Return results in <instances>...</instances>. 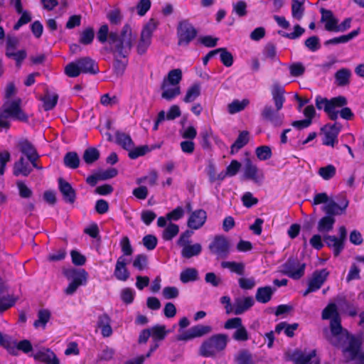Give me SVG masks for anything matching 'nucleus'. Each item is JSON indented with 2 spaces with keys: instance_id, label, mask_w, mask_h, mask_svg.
<instances>
[{
  "instance_id": "52",
  "label": "nucleus",
  "mask_w": 364,
  "mask_h": 364,
  "mask_svg": "<svg viewBox=\"0 0 364 364\" xmlns=\"http://www.w3.org/2000/svg\"><path fill=\"white\" fill-rule=\"evenodd\" d=\"M50 318V313L47 309H41L38 311V319L34 322V326L36 327H38L40 326L43 328L46 326V323L48 322Z\"/></svg>"
},
{
  "instance_id": "46",
  "label": "nucleus",
  "mask_w": 364,
  "mask_h": 364,
  "mask_svg": "<svg viewBox=\"0 0 364 364\" xmlns=\"http://www.w3.org/2000/svg\"><path fill=\"white\" fill-rule=\"evenodd\" d=\"M223 268L229 269L232 272H235L239 275L245 274V264L242 262H223L221 263Z\"/></svg>"
},
{
  "instance_id": "23",
  "label": "nucleus",
  "mask_w": 364,
  "mask_h": 364,
  "mask_svg": "<svg viewBox=\"0 0 364 364\" xmlns=\"http://www.w3.org/2000/svg\"><path fill=\"white\" fill-rule=\"evenodd\" d=\"M259 170L256 165L253 164L250 159L245 161L244 175L247 179H250L257 183L263 178V175L258 174Z\"/></svg>"
},
{
  "instance_id": "21",
  "label": "nucleus",
  "mask_w": 364,
  "mask_h": 364,
  "mask_svg": "<svg viewBox=\"0 0 364 364\" xmlns=\"http://www.w3.org/2000/svg\"><path fill=\"white\" fill-rule=\"evenodd\" d=\"M58 187L63 195V199L66 203L72 204L75 201L76 193L70 183L65 181L63 178H60L58 179Z\"/></svg>"
},
{
  "instance_id": "19",
  "label": "nucleus",
  "mask_w": 364,
  "mask_h": 364,
  "mask_svg": "<svg viewBox=\"0 0 364 364\" xmlns=\"http://www.w3.org/2000/svg\"><path fill=\"white\" fill-rule=\"evenodd\" d=\"M206 218V212L203 209H198L191 213L188 220L187 225L188 228L193 230H198L204 225Z\"/></svg>"
},
{
  "instance_id": "31",
  "label": "nucleus",
  "mask_w": 364,
  "mask_h": 364,
  "mask_svg": "<svg viewBox=\"0 0 364 364\" xmlns=\"http://www.w3.org/2000/svg\"><path fill=\"white\" fill-rule=\"evenodd\" d=\"M18 147L20 151L25 155L27 159L31 158L34 159V157L39 158V155L36 148L27 139H22L19 141L18 143Z\"/></svg>"
},
{
  "instance_id": "39",
  "label": "nucleus",
  "mask_w": 364,
  "mask_h": 364,
  "mask_svg": "<svg viewBox=\"0 0 364 364\" xmlns=\"http://www.w3.org/2000/svg\"><path fill=\"white\" fill-rule=\"evenodd\" d=\"M64 165L72 169H75L79 167L80 158L78 154L75 151H69L65 154L63 158Z\"/></svg>"
},
{
  "instance_id": "43",
  "label": "nucleus",
  "mask_w": 364,
  "mask_h": 364,
  "mask_svg": "<svg viewBox=\"0 0 364 364\" xmlns=\"http://www.w3.org/2000/svg\"><path fill=\"white\" fill-rule=\"evenodd\" d=\"M200 95V85L198 83H194L187 90L183 101L186 103L195 101Z\"/></svg>"
},
{
  "instance_id": "10",
  "label": "nucleus",
  "mask_w": 364,
  "mask_h": 364,
  "mask_svg": "<svg viewBox=\"0 0 364 364\" xmlns=\"http://www.w3.org/2000/svg\"><path fill=\"white\" fill-rule=\"evenodd\" d=\"M198 31L187 20L179 22L177 28L179 46H188L197 36Z\"/></svg>"
},
{
  "instance_id": "41",
  "label": "nucleus",
  "mask_w": 364,
  "mask_h": 364,
  "mask_svg": "<svg viewBox=\"0 0 364 364\" xmlns=\"http://www.w3.org/2000/svg\"><path fill=\"white\" fill-rule=\"evenodd\" d=\"M149 330L151 336L154 342L163 341L168 333V331L166 330L165 326L161 325H156L149 328Z\"/></svg>"
},
{
  "instance_id": "27",
  "label": "nucleus",
  "mask_w": 364,
  "mask_h": 364,
  "mask_svg": "<svg viewBox=\"0 0 364 364\" xmlns=\"http://www.w3.org/2000/svg\"><path fill=\"white\" fill-rule=\"evenodd\" d=\"M316 350H313L308 355H306L301 350L296 349L290 355V360L294 364H310L311 360L316 357Z\"/></svg>"
},
{
  "instance_id": "17",
  "label": "nucleus",
  "mask_w": 364,
  "mask_h": 364,
  "mask_svg": "<svg viewBox=\"0 0 364 364\" xmlns=\"http://www.w3.org/2000/svg\"><path fill=\"white\" fill-rule=\"evenodd\" d=\"M328 274L329 272L326 269L314 271L308 282L309 290L315 291L318 290L326 282Z\"/></svg>"
},
{
  "instance_id": "22",
  "label": "nucleus",
  "mask_w": 364,
  "mask_h": 364,
  "mask_svg": "<svg viewBox=\"0 0 364 364\" xmlns=\"http://www.w3.org/2000/svg\"><path fill=\"white\" fill-rule=\"evenodd\" d=\"M63 274L65 277L71 282H81L82 284H85L87 282V273L83 269H67L63 271Z\"/></svg>"
},
{
  "instance_id": "57",
  "label": "nucleus",
  "mask_w": 364,
  "mask_h": 364,
  "mask_svg": "<svg viewBox=\"0 0 364 364\" xmlns=\"http://www.w3.org/2000/svg\"><path fill=\"white\" fill-rule=\"evenodd\" d=\"M336 171L335 166L330 164L326 166L321 167L318 173L324 180H329L336 175Z\"/></svg>"
},
{
  "instance_id": "51",
  "label": "nucleus",
  "mask_w": 364,
  "mask_h": 364,
  "mask_svg": "<svg viewBox=\"0 0 364 364\" xmlns=\"http://www.w3.org/2000/svg\"><path fill=\"white\" fill-rule=\"evenodd\" d=\"M58 100L57 94L50 95L48 92L44 96L42 100L44 102L43 107L46 111L50 110L55 107Z\"/></svg>"
},
{
  "instance_id": "47",
  "label": "nucleus",
  "mask_w": 364,
  "mask_h": 364,
  "mask_svg": "<svg viewBox=\"0 0 364 364\" xmlns=\"http://www.w3.org/2000/svg\"><path fill=\"white\" fill-rule=\"evenodd\" d=\"M220 53V58L223 64L226 67H230L233 64V56L225 48L216 49V54Z\"/></svg>"
},
{
  "instance_id": "45",
  "label": "nucleus",
  "mask_w": 364,
  "mask_h": 364,
  "mask_svg": "<svg viewBox=\"0 0 364 364\" xmlns=\"http://www.w3.org/2000/svg\"><path fill=\"white\" fill-rule=\"evenodd\" d=\"M100 154L97 149L89 147L83 153L82 159L87 164H92L100 158Z\"/></svg>"
},
{
  "instance_id": "9",
  "label": "nucleus",
  "mask_w": 364,
  "mask_h": 364,
  "mask_svg": "<svg viewBox=\"0 0 364 364\" xmlns=\"http://www.w3.org/2000/svg\"><path fill=\"white\" fill-rule=\"evenodd\" d=\"M157 26V23L154 18H151L144 26L140 36V40L137 44L136 50L139 55L144 54L151 43V36L153 32Z\"/></svg>"
},
{
  "instance_id": "24",
  "label": "nucleus",
  "mask_w": 364,
  "mask_h": 364,
  "mask_svg": "<svg viewBox=\"0 0 364 364\" xmlns=\"http://www.w3.org/2000/svg\"><path fill=\"white\" fill-rule=\"evenodd\" d=\"M36 360H39L46 364H60L59 360L55 354L50 349H43L33 355Z\"/></svg>"
},
{
  "instance_id": "40",
  "label": "nucleus",
  "mask_w": 364,
  "mask_h": 364,
  "mask_svg": "<svg viewBox=\"0 0 364 364\" xmlns=\"http://www.w3.org/2000/svg\"><path fill=\"white\" fill-rule=\"evenodd\" d=\"M198 279V272L195 268H186L180 274V280L182 283L186 284L195 282Z\"/></svg>"
},
{
  "instance_id": "13",
  "label": "nucleus",
  "mask_w": 364,
  "mask_h": 364,
  "mask_svg": "<svg viewBox=\"0 0 364 364\" xmlns=\"http://www.w3.org/2000/svg\"><path fill=\"white\" fill-rule=\"evenodd\" d=\"M212 330L213 329L210 326L198 324L192 326L186 331H183L181 334H178L176 339L177 341H188L196 338H200L205 336L210 333Z\"/></svg>"
},
{
  "instance_id": "8",
  "label": "nucleus",
  "mask_w": 364,
  "mask_h": 364,
  "mask_svg": "<svg viewBox=\"0 0 364 364\" xmlns=\"http://www.w3.org/2000/svg\"><path fill=\"white\" fill-rule=\"evenodd\" d=\"M20 100H18L4 105V112L0 114V127L9 128L10 123L6 120L8 117H12L21 122H26L28 120V116L20 107Z\"/></svg>"
},
{
  "instance_id": "11",
  "label": "nucleus",
  "mask_w": 364,
  "mask_h": 364,
  "mask_svg": "<svg viewBox=\"0 0 364 364\" xmlns=\"http://www.w3.org/2000/svg\"><path fill=\"white\" fill-rule=\"evenodd\" d=\"M339 237L335 235H326L323 236V240L326 245L333 248V254L336 257L338 256L344 249V242L346 240L347 230L344 226H341L338 229Z\"/></svg>"
},
{
  "instance_id": "18",
  "label": "nucleus",
  "mask_w": 364,
  "mask_h": 364,
  "mask_svg": "<svg viewBox=\"0 0 364 364\" xmlns=\"http://www.w3.org/2000/svg\"><path fill=\"white\" fill-rule=\"evenodd\" d=\"M255 304V300L252 296L238 297L235 299L232 313L235 315H241L250 309Z\"/></svg>"
},
{
  "instance_id": "59",
  "label": "nucleus",
  "mask_w": 364,
  "mask_h": 364,
  "mask_svg": "<svg viewBox=\"0 0 364 364\" xmlns=\"http://www.w3.org/2000/svg\"><path fill=\"white\" fill-rule=\"evenodd\" d=\"M213 132L210 129H205L200 133L201 137L200 144L204 149H210L211 144L210 139L212 136Z\"/></svg>"
},
{
  "instance_id": "55",
  "label": "nucleus",
  "mask_w": 364,
  "mask_h": 364,
  "mask_svg": "<svg viewBox=\"0 0 364 364\" xmlns=\"http://www.w3.org/2000/svg\"><path fill=\"white\" fill-rule=\"evenodd\" d=\"M147 265L148 257L144 254L137 255L133 261V267L139 271L145 269L147 267Z\"/></svg>"
},
{
  "instance_id": "36",
  "label": "nucleus",
  "mask_w": 364,
  "mask_h": 364,
  "mask_svg": "<svg viewBox=\"0 0 364 364\" xmlns=\"http://www.w3.org/2000/svg\"><path fill=\"white\" fill-rule=\"evenodd\" d=\"M116 143L124 149L129 151L133 148L134 142L129 134L117 131L115 134Z\"/></svg>"
},
{
  "instance_id": "56",
  "label": "nucleus",
  "mask_w": 364,
  "mask_h": 364,
  "mask_svg": "<svg viewBox=\"0 0 364 364\" xmlns=\"http://www.w3.org/2000/svg\"><path fill=\"white\" fill-rule=\"evenodd\" d=\"M179 231V228L177 225L170 223L164 230L163 238L165 240H172Z\"/></svg>"
},
{
  "instance_id": "60",
  "label": "nucleus",
  "mask_w": 364,
  "mask_h": 364,
  "mask_svg": "<svg viewBox=\"0 0 364 364\" xmlns=\"http://www.w3.org/2000/svg\"><path fill=\"white\" fill-rule=\"evenodd\" d=\"M331 202H336L333 199H330L326 193H318L315 194L312 205H317L319 204H324V205H328Z\"/></svg>"
},
{
  "instance_id": "28",
  "label": "nucleus",
  "mask_w": 364,
  "mask_h": 364,
  "mask_svg": "<svg viewBox=\"0 0 364 364\" xmlns=\"http://www.w3.org/2000/svg\"><path fill=\"white\" fill-rule=\"evenodd\" d=\"M276 288L270 286L259 287L255 294V299L261 304H267L272 297Z\"/></svg>"
},
{
  "instance_id": "54",
  "label": "nucleus",
  "mask_w": 364,
  "mask_h": 364,
  "mask_svg": "<svg viewBox=\"0 0 364 364\" xmlns=\"http://www.w3.org/2000/svg\"><path fill=\"white\" fill-rule=\"evenodd\" d=\"M305 32V29L302 28L300 25L296 24L294 26V31L291 33H284L282 31H279V33L281 34L283 37L287 38L294 40L299 38Z\"/></svg>"
},
{
  "instance_id": "1",
  "label": "nucleus",
  "mask_w": 364,
  "mask_h": 364,
  "mask_svg": "<svg viewBox=\"0 0 364 364\" xmlns=\"http://www.w3.org/2000/svg\"><path fill=\"white\" fill-rule=\"evenodd\" d=\"M134 38L132 36V28L129 24H125L120 35L111 32L109 38L110 51L112 53L114 70L117 75H122L127 65L126 58L131 52Z\"/></svg>"
},
{
  "instance_id": "2",
  "label": "nucleus",
  "mask_w": 364,
  "mask_h": 364,
  "mask_svg": "<svg viewBox=\"0 0 364 364\" xmlns=\"http://www.w3.org/2000/svg\"><path fill=\"white\" fill-rule=\"evenodd\" d=\"M330 328L331 336L328 339L333 346L343 348L342 353L345 361L348 363L355 359L360 350L361 340L343 328L338 317L331 319Z\"/></svg>"
},
{
  "instance_id": "33",
  "label": "nucleus",
  "mask_w": 364,
  "mask_h": 364,
  "mask_svg": "<svg viewBox=\"0 0 364 364\" xmlns=\"http://www.w3.org/2000/svg\"><path fill=\"white\" fill-rule=\"evenodd\" d=\"M168 85L166 81L162 82L161 85V89L163 90L161 97L171 101L181 94V88L179 86H173L172 88H168Z\"/></svg>"
},
{
  "instance_id": "49",
  "label": "nucleus",
  "mask_w": 364,
  "mask_h": 364,
  "mask_svg": "<svg viewBox=\"0 0 364 364\" xmlns=\"http://www.w3.org/2000/svg\"><path fill=\"white\" fill-rule=\"evenodd\" d=\"M248 104L249 101L247 100H243L242 101L235 100L228 105V111L231 114H235L243 110Z\"/></svg>"
},
{
  "instance_id": "42",
  "label": "nucleus",
  "mask_w": 364,
  "mask_h": 364,
  "mask_svg": "<svg viewBox=\"0 0 364 364\" xmlns=\"http://www.w3.org/2000/svg\"><path fill=\"white\" fill-rule=\"evenodd\" d=\"M202 250V247L199 243L184 246L181 251L183 257L189 259L192 257L198 255Z\"/></svg>"
},
{
  "instance_id": "48",
  "label": "nucleus",
  "mask_w": 364,
  "mask_h": 364,
  "mask_svg": "<svg viewBox=\"0 0 364 364\" xmlns=\"http://www.w3.org/2000/svg\"><path fill=\"white\" fill-rule=\"evenodd\" d=\"M236 364H255L252 355L247 350H240L235 357Z\"/></svg>"
},
{
  "instance_id": "20",
  "label": "nucleus",
  "mask_w": 364,
  "mask_h": 364,
  "mask_svg": "<svg viewBox=\"0 0 364 364\" xmlns=\"http://www.w3.org/2000/svg\"><path fill=\"white\" fill-rule=\"evenodd\" d=\"M128 262L124 256H120L116 262L114 271V276L119 281L125 282L130 276V273L127 268Z\"/></svg>"
},
{
  "instance_id": "30",
  "label": "nucleus",
  "mask_w": 364,
  "mask_h": 364,
  "mask_svg": "<svg viewBox=\"0 0 364 364\" xmlns=\"http://www.w3.org/2000/svg\"><path fill=\"white\" fill-rule=\"evenodd\" d=\"M16 341L12 336L0 332V346L13 355H17Z\"/></svg>"
},
{
  "instance_id": "62",
  "label": "nucleus",
  "mask_w": 364,
  "mask_h": 364,
  "mask_svg": "<svg viewBox=\"0 0 364 364\" xmlns=\"http://www.w3.org/2000/svg\"><path fill=\"white\" fill-rule=\"evenodd\" d=\"M256 155L260 160L265 161L271 158L272 150L268 146H260L256 149Z\"/></svg>"
},
{
  "instance_id": "26",
  "label": "nucleus",
  "mask_w": 364,
  "mask_h": 364,
  "mask_svg": "<svg viewBox=\"0 0 364 364\" xmlns=\"http://www.w3.org/2000/svg\"><path fill=\"white\" fill-rule=\"evenodd\" d=\"M111 318L107 314L98 316L97 326L101 329L103 337L107 338L112 336L113 331L111 327Z\"/></svg>"
},
{
  "instance_id": "32",
  "label": "nucleus",
  "mask_w": 364,
  "mask_h": 364,
  "mask_svg": "<svg viewBox=\"0 0 364 364\" xmlns=\"http://www.w3.org/2000/svg\"><path fill=\"white\" fill-rule=\"evenodd\" d=\"M250 141V133L247 131L240 132L237 139L230 147V154H235L240 149L244 147Z\"/></svg>"
},
{
  "instance_id": "7",
  "label": "nucleus",
  "mask_w": 364,
  "mask_h": 364,
  "mask_svg": "<svg viewBox=\"0 0 364 364\" xmlns=\"http://www.w3.org/2000/svg\"><path fill=\"white\" fill-rule=\"evenodd\" d=\"M347 99L344 96H338L328 100L327 98L318 96L316 98V106L317 109H323L331 120H336L338 116V111L336 108L343 107L347 105Z\"/></svg>"
},
{
  "instance_id": "15",
  "label": "nucleus",
  "mask_w": 364,
  "mask_h": 364,
  "mask_svg": "<svg viewBox=\"0 0 364 364\" xmlns=\"http://www.w3.org/2000/svg\"><path fill=\"white\" fill-rule=\"evenodd\" d=\"M341 127V124L337 122L333 124H327L322 127L321 130L324 132L323 144L333 147L335 144L338 141L337 138Z\"/></svg>"
},
{
  "instance_id": "5",
  "label": "nucleus",
  "mask_w": 364,
  "mask_h": 364,
  "mask_svg": "<svg viewBox=\"0 0 364 364\" xmlns=\"http://www.w3.org/2000/svg\"><path fill=\"white\" fill-rule=\"evenodd\" d=\"M228 340V336L225 333L214 334L202 342L198 353L204 358H215L225 350Z\"/></svg>"
},
{
  "instance_id": "64",
  "label": "nucleus",
  "mask_w": 364,
  "mask_h": 364,
  "mask_svg": "<svg viewBox=\"0 0 364 364\" xmlns=\"http://www.w3.org/2000/svg\"><path fill=\"white\" fill-rule=\"evenodd\" d=\"M232 338L237 341H246L249 339L248 332L243 324L232 334Z\"/></svg>"
},
{
  "instance_id": "34",
  "label": "nucleus",
  "mask_w": 364,
  "mask_h": 364,
  "mask_svg": "<svg viewBox=\"0 0 364 364\" xmlns=\"http://www.w3.org/2000/svg\"><path fill=\"white\" fill-rule=\"evenodd\" d=\"M5 55L16 63V66L20 68L22 65L23 60L27 57V52L25 49L15 50L10 52H5Z\"/></svg>"
},
{
  "instance_id": "53",
  "label": "nucleus",
  "mask_w": 364,
  "mask_h": 364,
  "mask_svg": "<svg viewBox=\"0 0 364 364\" xmlns=\"http://www.w3.org/2000/svg\"><path fill=\"white\" fill-rule=\"evenodd\" d=\"M129 151V157L132 159H136L139 156L145 155L148 151H149V148L148 146H141L138 147H134L130 149Z\"/></svg>"
},
{
  "instance_id": "29",
  "label": "nucleus",
  "mask_w": 364,
  "mask_h": 364,
  "mask_svg": "<svg viewBox=\"0 0 364 364\" xmlns=\"http://www.w3.org/2000/svg\"><path fill=\"white\" fill-rule=\"evenodd\" d=\"M32 170L33 168L30 164L26 161L23 156H21L14 165V175L16 176L19 175L27 176Z\"/></svg>"
},
{
  "instance_id": "14",
  "label": "nucleus",
  "mask_w": 364,
  "mask_h": 364,
  "mask_svg": "<svg viewBox=\"0 0 364 364\" xmlns=\"http://www.w3.org/2000/svg\"><path fill=\"white\" fill-rule=\"evenodd\" d=\"M208 247L211 253L216 255L218 257L225 258L228 255L230 245L224 236L217 235Z\"/></svg>"
},
{
  "instance_id": "58",
  "label": "nucleus",
  "mask_w": 364,
  "mask_h": 364,
  "mask_svg": "<svg viewBox=\"0 0 364 364\" xmlns=\"http://www.w3.org/2000/svg\"><path fill=\"white\" fill-rule=\"evenodd\" d=\"M239 287L244 290H250L256 285L255 279L251 277H240L238 279Z\"/></svg>"
},
{
  "instance_id": "4",
  "label": "nucleus",
  "mask_w": 364,
  "mask_h": 364,
  "mask_svg": "<svg viewBox=\"0 0 364 364\" xmlns=\"http://www.w3.org/2000/svg\"><path fill=\"white\" fill-rule=\"evenodd\" d=\"M348 206V200L343 198L340 203L331 202L328 205H323L322 210L326 215L322 217L318 222L317 230L319 232H328L333 228L336 223V215H341L345 213Z\"/></svg>"
},
{
  "instance_id": "35",
  "label": "nucleus",
  "mask_w": 364,
  "mask_h": 364,
  "mask_svg": "<svg viewBox=\"0 0 364 364\" xmlns=\"http://www.w3.org/2000/svg\"><path fill=\"white\" fill-rule=\"evenodd\" d=\"M306 0H291V16L292 17L300 21L304 14V3Z\"/></svg>"
},
{
  "instance_id": "37",
  "label": "nucleus",
  "mask_w": 364,
  "mask_h": 364,
  "mask_svg": "<svg viewBox=\"0 0 364 364\" xmlns=\"http://www.w3.org/2000/svg\"><path fill=\"white\" fill-rule=\"evenodd\" d=\"M360 33V28L356 30H353L350 33L347 35L341 36L339 37H336L331 39H329L325 42V45H336L339 43H345L352 40L355 37H356Z\"/></svg>"
},
{
  "instance_id": "3",
  "label": "nucleus",
  "mask_w": 364,
  "mask_h": 364,
  "mask_svg": "<svg viewBox=\"0 0 364 364\" xmlns=\"http://www.w3.org/2000/svg\"><path fill=\"white\" fill-rule=\"evenodd\" d=\"M271 92L276 109L271 105H266L261 111V119L271 123L274 127H281L283 124L284 115L280 114L279 111L283 107L285 101L284 89L278 83H274Z\"/></svg>"
},
{
  "instance_id": "44",
  "label": "nucleus",
  "mask_w": 364,
  "mask_h": 364,
  "mask_svg": "<svg viewBox=\"0 0 364 364\" xmlns=\"http://www.w3.org/2000/svg\"><path fill=\"white\" fill-rule=\"evenodd\" d=\"M182 79V71L181 69H173L168 72V75L163 81H166L167 85L172 86H178L179 82Z\"/></svg>"
},
{
  "instance_id": "61",
  "label": "nucleus",
  "mask_w": 364,
  "mask_h": 364,
  "mask_svg": "<svg viewBox=\"0 0 364 364\" xmlns=\"http://www.w3.org/2000/svg\"><path fill=\"white\" fill-rule=\"evenodd\" d=\"M114 354V350L106 346L98 355L97 357L96 362L97 363L102 361H109L112 359Z\"/></svg>"
},
{
  "instance_id": "6",
  "label": "nucleus",
  "mask_w": 364,
  "mask_h": 364,
  "mask_svg": "<svg viewBox=\"0 0 364 364\" xmlns=\"http://www.w3.org/2000/svg\"><path fill=\"white\" fill-rule=\"evenodd\" d=\"M69 77H76L80 73L95 75L99 73L97 63L90 57H83L69 63L64 70Z\"/></svg>"
},
{
  "instance_id": "12",
  "label": "nucleus",
  "mask_w": 364,
  "mask_h": 364,
  "mask_svg": "<svg viewBox=\"0 0 364 364\" xmlns=\"http://www.w3.org/2000/svg\"><path fill=\"white\" fill-rule=\"evenodd\" d=\"M282 272L293 279H299L304 274L306 264L297 259L290 257L282 265Z\"/></svg>"
},
{
  "instance_id": "38",
  "label": "nucleus",
  "mask_w": 364,
  "mask_h": 364,
  "mask_svg": "<svg viewBox=\"0 0 364 364\" xmlns=\"http://www.w3.org/2000/svg\"><path fill=\"white\" fill-rule=\"evenodd\" d=\"M351 72L348 68H341L335 73L337 85L345 86L349 84Z\"/></svg>"
},
{
  "instance_id": "50",
  "label": "nucleus",
  "mask_w": 364,
  "mask_h": 364,
  "mask_svg": "<svg viewBox=\"0 0 364 364\" xmlns=\"http://www.w3.org/2000/svg\"><path fill=\"white\" fill-rule=\"evenodd\" d=\"M95 32L92 28H87L80 34L79 42L83 45H90L93 41Z\"/></svg>"
},
{
  "instance_id": "25",
  "label": "nucleus",
  "mask_w": 364,
  "mask_h": 364,
  "mask_svg": "<svg viewBox=\"0 0 364 364\" xmlns=\"http://www.w3.org/2000/svg\"><path fill=\"white\" fill-rule=\"evenodd\" d=\"M320 12L321 14V21L326 22V30L328 31H335L338 21L334 17L333 12L331 10H328L324 8H321L320 9Z\"/></svg>"
},
{
  "instance_id": "63",
  "label": "nucleus",
  "mask_w": 364,
  "mask_h": 364,
  "mask_svg": "<svg viewBox=\"0 0 364 364\" xmlns=\"http://www.w3.org/2000/svg\"><path fill=\"white\" fill-rule=\"evenodd\" d=\"M304 45L309 50L312 52H315L321 48L319 38L316 36H313L308 38L304 41Z\"/></svg>"
},
{
  "instance_id": "16",
  "label": "nucleus",
  "mask_w": 364,
  "mask_h": 364,
  "mask_svg": "<svg viewBox=\"0 0 364 364\" xmlns=\"http://www.w3.org/2000/svg\"><path fill=\"white\" fill-rule=\"evenodd\" d=\"M8 290L5 282L0 278V311H4L13 306L17 301V297L14 295H2Z\"/></svg>"
}]
</instances>
